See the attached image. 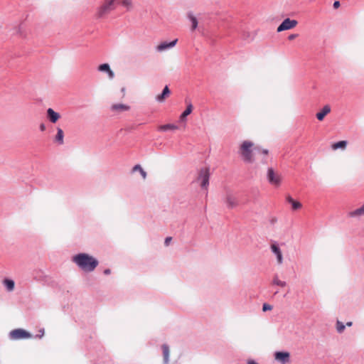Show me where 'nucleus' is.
<instances>
[{
  "instance_id": "25",
  "label": "nucleus",
  "mask_w": 364,
  "mask_h": 364,
  "mask_svg": "<svg viewBox=\"0 0 364 364\" xmlns=\"http://www.w3.org/2000/svg\"><path fill=\"white\" fill-rule=\"evenodd\" d=\"M136 171H139V173H140L141 176H142L143 179H146V172L141 168V166L139 164H136L132 168V172Z\"/></svg>"
},
{
  "instance_id": "18",
  "label": "nucleus",
  "mask_w": 364,
  "mask_h": 364,
  "mask_svg": "<svg viewBox=\"0 0 364 364\" xmlns=\"http://www.w3.org/2000/svg\"><path fill=\"white\" fill-rule=\"evenodd\" d=\"M55 141L61 145L64 143V133L62 129L57 128V134L55 137Z\"/></svg>"
},
{
  "instance_id": "41",
  "label": "nucleus",
  "mask_w": 364,
  "mask_h": 364,
  "mask_svg": "<svg viewBox=\"0 0 364 364\" xmlns=\"http://www.w3.org/2000/svg\"><path fill=\"white\" fill-rule=\"evenodd\" d=\"M122 92H125V88H124V87H122Z\"/></svg>"
},
{
  "instance_id": "35",
  "label": "nucleus",
  "mask_w": 364,
  "mask_h": 364,
  "mask_svg": "<svg viewBox=\"0 0 364 364\" xmlns=\"http://www.w3.org/2000/svg\"><path fill=\"white\" fill-rule=\"evenodd\" d=\"M262 154H263L264 155H267L268 153H269V151L267 149H262L261 151Z\"/></svg>"
},
{
  "instance_id": "34",
  "label": "nucleus",
  "mask_w": 364,
  "mask_h": 364,
  "mask_svg": "<svg viewBox=\"0 0 364 364\" xmlns=\"http://www.w3.org/2000/svg\"><path fill=\"white\" fill-rule=\"evenodd\" d=\"M340 6V2L338 1H336L333 3V8L338 9Z\"/></svg>"
},
{
  "instance_id": "2",
  "label": "nucleus",
  "mask_w": 364,
  "mask_h": 364,
  "mask_svg": "<svg viewBox=\"0 0 364 364\" xmlns=\"http://www.w3.org/2000/svg\"><path fill=\"white\" fill-rule=\"evenodd\" d=\"M253 143L250 141H244L240 146V155L246 163H252L254 161L252 148Z\"/></svg>"
},
{
  "instance_id": "12",
  "label": "nucleus",
  "mask_w": 364,
  "mask_h": 364,
  "mask_svg": "<svg viewBox=\"0 0 364 364\" xmlns=\"http://www.w3.org/2000/svg\"><path fill=\"white\" fill-rule=\"evenodd\" d=\"M47 117L52 123H55L60 117L59 113L54 111L52 108L47 109Z\"/></svg>"
},
{
  "instance_id": "7",
  "label": "nucleus",
  "mask_w": 364,
  "mask_h": 364,
  "mask_svg": "<svg viewBox=\"0 0 364 364\" xmlns=\"http://www.w3.org/2000/svg\"><path fill=\"white\" fill-rule=\"evenodd\" d=\"M224 203L226 204V206L228 208H234L238 205L237 198L231 191L226 192V195L224 198Z\"/></svg>"
},
{
  "instance_id": "13",
  "label": "nucleus",
  "mask_w": 364,
  "mask_h": 364,
  "mask_svg": "<svg viewBox=\"0 0 364 364\" xmlns=\"http://www.w3.org/2000/svg\"><path fill=\"white\" fill-rule=\"evenodd\" d=\"M98 70L100 72H106L109 79H113L114 77V72L111 70L109 65L107 63L100 65L98 67Z\"/></svg>"
},
{
  "instance_id": "11",
  "label": "nucleus",
  "mask_w": 364,
  "mask_h": 364,
  "mask_svg": "<svg viewBox=\"0 0 364 364\" xmlns=\"http://www.w3.org/2000/svg\"><path fill=\"white\" fill-rule=\"evenodd\" d=\"M271 250L276 255L278 264L283 263V256L280 248L278 245L274 242L271 245Z\"/></svg>"
},
{
  "instance_id": "3",
  "label": "nucleus",
  "mask_w": 364,
  "mask_h": 364,
  "mask_svg": "<svg viewBox=\"0 0 364 364\" xmlns=\"http://www.w3.org/2000/svg\"><path fill=\"white\" fill-rule=\"evenodd\" d=\"M115 1L116 0H105L104 3L100 7H98L97 10V18H103L112 11H113L115 9Z\"/></svg>"
},
{
  "instance_id": "31",
  "label": "nucleus",
  "mask_w": 364,
  "mask_h": 364,
  "mask_svg": "<svg viewBox=\"0 0 364 364\" xmlns=\"http://www.w3.org/2000/svg\"><path fill=\"white\" fill-rule=\"evenodd\" d=\"M172 238L171 237H167L166 239H165V241H164V244L166 246H168L170 243V242L171 241Z\"/></svg>"
},
{
  "instance_id": "4",
  "label": "nucleus",
  "mask_w": 364,
  "mask_h": 364,
  "mask_svg": "<svg viewBox=\"0 0 364 364\" xmlns=\"http://www.w3.org/2000/svg\"><path fill=\"white\" fill-rule=\"evenodd\" d=\"M267 180L269 184L275 187L280 186L282 182V176L277 173L272 168H268L267 172Z\"/></svg>"
},
{
  "instance_id": "30",
  "label": "nucleus",
  "mask_w": 364,
  "mask_h": 364,
  "mask_svg": "<svg viewBox=\"0 0 364 364\" xmlns=\"http://www.w3.org/2000/svg\"><path fill=\"white\" fill-rule=\"evenodd\" d=\"M272 309V306L268 304H264L262 306L263 311H269Z\"/></svg>"
},
{
  "instance_id": "8",
  "label": "nucleus",
  "mask_w": 364,
  "mask_h": 364,
  "mask_svg": "<svg viewBox=\"0 0 364 364\" xmlns=\"http://www.w3.org/2000/svg\"><path fill=\"white\" fill-rule=\"evenodd\" d=\"M297 23V21L287 18L278 26L277 31V32H282L283 31L291 29L295 27Z\"/></svg>"
},
{
  "instance_id": "33",
  "label": "nucleus",
  "mask_w": 364,
  "mask_h": 364,
  "mask_svg": "<svg viewBox=\"0 0 364 364\" xmlns=\"http://www.w3.org/2000/svg\"><path fill=\"white\" fill-rule=\"evenodd\" d=\"M298 36V34H291L289 36L288 38L289 40L291 41L293 39H294L295 38H296Z\"/></svg>"
},
{
  "instance_id": "15",
  "label": "nucleus",
  "mask_w": 364,
  "mask_h": 364,
  "mask_svg": "<svg viewBox=\"0 0 364 364\" xmlns=\"http://www.w3.org/2000/svg\"><path fill=\"white\" fill-rule=\"evenodd\" d=\"M331 112V107L329 105H325L322 109L316 114V118L319 121H322L325 116Z\"/></svg>"
},
{
  "instance_id": "40",
  "label": "nucleus",
  "mask_w": 364,
  "mask_h": 364,
  "mask_svg": "<svg viewBox=\"0 0 364 364\" xmlns=\"http://www.w3.org/2000/svg\"><path fill=\"white\" fill-rule=\"evenodd\" d=\"M352 325H353V323H352L351 321H348V322L346 323V326H351Z\"/></svg>"
},
{
  "instance_id": "28",
  "label": "nucleus",
  "mask_w": 364,
  "mask_h": 364,
  "mask_svg": "<svg viewBox=\"0 0 364 364\" xmlns=\"http://www.w3.org/2000/svg\"><path fill=\"white\" fill-rule=\"evenodd\" d=\"M346 328V326L340 321H337L336 322V330L339 333H341L344 331Z\"/></svg>"
},
{
  "instance_id": "19",
  "label": "nucleus",
  "mask_w": 364,
  "mask_h": 364,
  "mask_svg": "<svg viewBox=\"0 0 364 364\" xmlns=\"http://www.w3.org/2000/svg\"><path fill=\"white\" fill-rule=\"evenodd\" d=\"M286 199L288 203L291 204L293 210H298L302 206L300 202L294 200L290 196H287Z\"/></svg>"
},
{
  "instance_id": "16",
  "label": "nucleus",
  "mask_w": 364,
  "mask_h": 364,
  "mask_svg": "<svg viewBox=\"0 0 364 364\" xmlns=\"http://www.w3.org/2000/svg\"><path fill=\"white\" fill-rule=\"evenodd\" d=\"M161 349L163 353L164 363L168 364L170 354L169 346L167 344H163L161 346Z\"/></svg>"
},
{
  "instance_id": "21",
  "label": "nucleus",
  "mask_w": 364,
  "mask_h": 364,
  "mask_svg": "<svg viewBox=\"0 0 364 364\" xmlns=\"http://www.w3.org/2000/svg\"><path fill=\"white\" fill-rule=\"evenodd\" d=\"M360 215H364V203L360 208L349 213V216L352 218Z\"/></svg>"
},
{
  "instance_id": "10",
  "label": "nucleus",
  "mask_w": 364,
  "mask_h": 364,
  "mask_svg": "<svg viewBox=\"0 0 364 364\" xmlns=\"http://www.w3.org/2000/svg\"><path fill=\"white\" fill-rule=\"evenodd\" d=\"M274 358L282 364H287L290 361V354L288 352L278 351L274 353Z\"/></svg>"
},
{
  "instance_id": "22",
  "label": "nucleus",
  "mask_w": 364,
  "mask_h": 364,
  "mask_svg": "<svg viewBox=\"0 0 364 364\" xmlns=\"http://www.w3.org/2000/svg\"><path fill=\"white\" fill-rule=\"evenodd\" d=\"M193 110V106L190 103L187 105L186 109L184 110V112L181 114L180 116V120L181 121H185L186 118L188 115H189Z\"/></svg>"
},
{
  "instance_id": "14",
  "label": "nucleus",
  "mask_w": 364,
  "mask_h": 364,
  "mask_svg": "<svg viewBox=\"0 0 364 364\" xmlns=\"http://www.w3.org/2000/svg\"><path fill=\"white\" fill-rule=\"evenodd\" d=\"M170 93L171 92L168 85H166L162 92L156 97V100L159 102H163L166 98L169 96Z\"/></svg>"
},
{
  "instance_id": "32",
  "label": "nucleus",
  "mask_w": 364,
  "mask_h": 364,
  "mask_svg": "<svg viewBox=\"0 0 364 364\" xmlns=\"http://www.w3.org/2000/svg\"><path fill=\"white\" fill-rule=\"evenodd\" d=\"M39 129L41 132H44L46 129L45 124H43V123L41 124L39 126Z\"/></svg>"
},
{
  "instance_id": "23",
  "label": "nucleus",
  "mask_w": 364,
  "mask_h": 364,
  "mask_svg": "<svg viewBox=\"0 0 364 364\" xmlns=\"http://www.w3.org/2000/svg\"><path fill=\"white\" fill-rule=\"evenodd\" d=\"M347 146V141H340L338 142H336L331 145V148L333 150H336L338 149H345Z\"/></svg>"
},
{
  "instance_id": "20",
  "label": "nucleus",
  "mask_w": 364,
  "mask_h": 364,
  "mask_svg": "<svg viewBox=\"0 0 364 364\" xmlns=\"http://www.w3.org/2000/svg\"><path fill=\"white\" fill-rule=\"evenodd\" d=\"M188 18L189 21L191 23V30L192 31L196 30L197 28V27H198V23L196 17L194 16L193 13L189 12L188 14Z\"/></svg>"
},
{
  "instance_id": "26",
  "label": "nucleus",
  "mask_w": 364,
  "mask_h": 364,
  "mask_svg": "<svg viewBox=\"0 0 364 364\" xmlns=\"http://www.w3.org/2000/svg\"><path fill=\"white\" fill-rule=\"evenodd\" d=\"M4 284L8 291H11L14 289V282L12 279H6L4 281Z\"/></svg>"
},
{
  "instance_id": "29",
  "label": "nucleus",
  "mask_w": 364,
  "mask_h": 364,
  "mask_svg": "<svg viewBox=\"0 0 364 364\" xmlns=\"http://www.w3.org/2000/svg\"><path fill=\"white\" fill-rule=\"evenodd\" d=\"M122 4L124 6H126L127 9H129L132 6V1L131 0H122Z\"/></svg>"
},
{
  "instance_id": "24",
  "label": "nucleus",
  "mask_w": 364,
  "mask_h": 364,
  "mask_svg": "<svg viewBox=\"0 0 364 364\" xmlns=\"http://www.w3.org/2000/svg\"><path fill=\"white\" fill-rule=\"evenodd\" d=\"M178 129V126L173 124H166L161 125L159 127V131L166 132L168 130H176Z\"/></svg>"
},
{
  "instance_id": "9",
  "label": "nucleus",
  "mask_w": 364,
  "mask_h": 364,
  "mask_svg": "<svg viewBox=\"0 0 364 364\" xmlns=\"http://www.w3.org/2000/svg\"><path fill=\"white\" fill-rule=\"evenodd\" d=\"M177 42H178L177 38H176L173 41H170V42H167V41L161 42L156 47V50L157 52L161 53V52L165 51L166 50H169V49L173 48L176 45Z\"/></svg>"
},
{
  "instance_id": "38",
  "label": "nucleus",
  "mask_w": 364,
  "mask_h": 364,
  "mask_svg": "<svg viewBox=\"0 0 364 364\" xmlns=\"http://www.w3.org/2000/svg\"><path fill=\"white\" fill-rule=\"evenodd\" d=\"M40 331H41L40 332L41 335L40 336H36V337L41 338L44 335V329H41Z\"/></svg>"
},
{
  "instance_id": "5",
  "label": "nucleus",
  "mask_w": 364,
  "mask_h": 364,
  "mask_svg": "<svg viewBox=\"0 0 364 364\" xmlns=\"http://www.w3.org/2000/svg\"><path fill=\"white\" fill-rule=\"evenodd\" d=\"M210 171L209 168L200 169L198 180L200 181V187L207 189L209 186Z\"/></svg>"
},
{
  "instance_id": "6",
  "label": "nucleus",
  "mask_w": 364,
  "mask_h": 364,
  "mask_svg": "<svg viewBox=\"0 0 364 364\" xmlns=\"http://www.w3.org/2000/svg\"><path fill=\"white\" fill-rule=\"evenodd\" d=\"M9 336L11 339L13 340L28 338L31 337V334L28 332L21 328H17L11 331L9 333Z\"/></svg>"
},
{
  "instance_id": "39",
  "label": "nucleus",
  "mask_w": 364,
  "mask_h": 364,
  "mask_svg": "<svg viewBox=\"0 0 364 364\" xmlns=\"http://www.w3.org/2000/svg\"><path fill=\"white\" fill-rule=\"evenodd\" d=\"M276 222H277V218H272V219L271 220V223H272V224H274V223H276Z\"/></svg>"
},
{
  "instance_id": "17",
  "label": "nucleus",
  "mask_w": 364,
  "mask_h": 364,
  "mask_svg": "<svg viewBox=\"0 0 364 364\" xmlns=\"http://www.w3.org/2000/svg\"><path fill=\"white\" fill-rule=\"evenodd\" d=\"M129 106L124 104H114L111 106V110L113 112H124L129 109Z\"/></svg>"
},
{
  "instance_id": "27",
  "label": "nucleus",
  "mask_w": 364,
  "mask_h": 364,
  "mask_svg": "<svg viewBox=\"0 0 364 364\" xmlns=\"http://www.w3.org/2000/svg\"><path fill=\"white\" fill-rule=\"evenodd\" d=\"M272 284L274 285H277V286H280V287H285L287 285L286 282L279 280L277 275H275L274 277V279H273V281H272Z\"/></svg>"
},
{
  "instance_id": "1",
  "label": "nucleus",
  "mask_w": 364,
  "mask_h": 364,
  "mask_svg": "<svg viewBox=\"0 0 364 364\" xmlns=\"http://www.w3.org/2000/svg\"><path fill=\"white\" fill-rule=\"evenodd\" d=\"M72 261L82 271L91 272L97 267L98 260L87 253H79L74 255Z\"/></svg>"
},
{
  "instance_id": "37",
  "label": "nucleus",
  "mask_w": 364,
  "mask_h": 364,
  "mask_svg": "<svg viewBox=\"0 0 364 364\" xmlns=\"http://www.w3.org/2000/svg\"><path fill=\"white\" fill-rule=\"evenodd\" d=\"M40 331H41L40 332L41 335L40 336H36V337L41 338L44 335V329H41Z\"/></svg>"
},
{
  "instance_id": "36",
  "label": "nucleus",
  "mask_w": 364,
  "mask_h": 364,
  "mask_svg": "<svg viewBox=\"0 0 364 364\" xmlns=\"http://www.w3.org/2000/svg\"><path fill=\"white\" fill-rule=\"evenodd\" d=\"M111 273V270L109 269H106L104 270V274L108 275Z\"/></svg>"
}]
</instances>
